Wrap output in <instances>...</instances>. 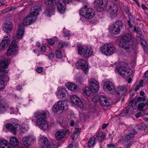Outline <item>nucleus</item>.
Masks as SVG:
<instances>
[{
    "instance_id": "f257e3e1",
    "label": "nucleus",
    "mask_w": 148,
    "mask_h": 148,
    "mask_svg": "<svg viewBox=\"0 0 148 148\" xmlns=\"http://www.w3.org/2000/svg\"><path fill=\"white\" fill-rule=\"evenodd\" d=\"M41 10V8L40 6H35L32 7L31 8L30 14L24 18L22 23L19 25L16 37L14 38L8 50L7 54L8 56H10L16 53L17 46L16 43L18 41V39L22 38L23 36L24 26L29 25L32 22H34L37 16L39 14V11Z\"/></svg>"
},
{
    "instance_id": "f03ea898",
    "label": "nucleus",
    "mask_w": 148,
    "mask_h": 148,
    "mask_svg": "<svg viewBox=\"0 0 148 148\" xmlns=\"http://www.w3.org/2000/svg\"><path fill=\"white\" fill-rule=\"evenodd\" d=\"M34 116L37 118V124L39 127L43 130H47L48 127V125L44 118L49 116L48 112L47 111H38L34 114Z\"/></svg>"
},
{
    "instance_id": "7ed1b4c3",
    "label": "nucleus",
    "mask_w": 148,
    "mask_h": 148,
    "mask_svg": "<svg viewBox=\"0 0 148 148\" xmlns=\"http://www.w3.org/2000/svg\"><path fill=\"white\" fill-rule=\"evenodd\" d=\"M132 37L130 35H125L120 39L119 46L128 52L130 51V45L132 42Z\"/></svg>"
},
{
    "instance_id": "20e7f679",
    "label": "nucleus",
    "mask_w": 148,
    "mask_h": 148,
    "mask_svg": "<svg viewBox=\"0 0 148 148\" xmlns=\"http://www.w3.org/2000/svg\"><path fill=\"white\" fill-rule=\"evenodd\" d=\"M95 11L90 8H88L87 6L85 5L79 11V14L84 16L85 18L91 19L95 15Z\"/></svg>"
},
{
    "instance_id": "39448f33",
    "label": "nucleus",
    "mask_w": 148,
    "mask_h": 148,
    "mask_svg": "<svg viewBox=\"0 0 148 148\" xmlns=\"http://www.w3.org/2000/svg\"><path fill=\"white\" fill-rule=\"evenodd\" d=\"M116 48L114 45L111 44L106 43L100 47V50L106 56L112 54L116 51Z\"/></svg>"
},
{
    "instance_id": "423d86ee",
    "label": "nucleus",
    "mask_w": 148,
    "mask_h": 148,
    "mask_svg": "<svg viewBox=\"0 0 148 148\" xmlns=\"http://www.w3.org/2000/svg\"><path fill=\"white\" fill-rule=\"evenodd\" d=\"M123 23L121 21H117L109 26V32L114 34H118L120 32V28L122 27Z\"/></svg>"
},
{
    "instance_id": "0eeeda50",
    "label": "nucleus",
    "mask_w": 148,
    "mask_h": 148,
    "mask_svg": "<svg viewBox=\"0 0 148 148\" xmlns=\"http://www.w3.org/2000/svg\"><path fill=\"white\" fill-rule=\"evenodd\" d=\"M115 70L116 72L123 77H129L132 73V71L130 69L127 67L119 66L116 67Z\"/></svg>"
},
{
    "instance_id": "6e6552de",
    "label": "nucleus",
    "mask_w": 148,
    "mask_h": 148,
    "mask_svg": "<svg viewBox=\"0 0 148 148\" xmlns=\"http://www.w3.org/2000/svg\"><path fill=\"white\" fill-rule=\"evenodd\" d=\"M8 73L7 70L3 69L0 70V76L2 79H0V90H2L4 89V82H8L9 80V77L6 75Z\"/></svg>"
},
{
    "instance_id": "1a4fd4ad",
    "label": "nucleus",
    "mask_w": 148,
    "mask_h": 148,
    "mask_svg": "<svg viewBox=\"0 0 148 148\" xmlns=\"http://www.w3.org/2000/svg\"><path fill=\"white\" fill-rule=\"evenodd\" d=\"M35 138L32 135H28L23 137L22 140L23 144L25 146L28 147L34 144Z\"/></svg>"
},
{
    "instance_id": "9d476101",
    "label": "nucleus",
    "mask_w": 148,
    "mask_h": 148,
    "mask_svg": "<svg viewBox=\"0 0 148 148\" xmlns=\"http://www.w3.org/2000/svg\"><path fill=\"white\" fill-rule=\"evenodd\" d=\"M103 89L104 90L113 94L115 92V89L113 84L109 81H106L104 83Z\"/></svg>"
},
{
    "instance_id": "9b49d317",
    "label": "nucleus",
    "mask_w": 148,
    "mask_h": 148,
    "mask_svg": "<svg viewBox=\"0 0 148 148\" xmlns=\"http://www.w3.org/2000/svg\"><path fill=\"white\" fill-rule=\"evenodd\" d=\"M76 65L78 68L82 69L85 74L88 72V64L84 60L82 59L79 60Z\"/></svg>"
},
{
    "instance_id": "f8f14e48",
    "label": "nucleus",
    "mask_w": 148,
    "mask_h": 148,
    "mask_svg": "<svg viewBox=\"0 0 148 148\" xmlns=\"http://www.w3.org/2000/svg\"><path fill=\"white\" fill-rule=\"evenodd\" d=\"M6 128L10 130L14 134L16 135L17 132H20L21 131L20 125L18 124H16L14 126L8 123L6 124Z\"/></svg>"
},
{
    "instance_id": "ddd939ff",
    "label": "nucleus",
    "mask_w": 148,
    "mask_h": 148,
    "mask_svg": "<svg viewBox=\"0 0 148 148\" xmlns=\"http://www.w3.org/2000/svg\"><path fill=\"white\" fill-rule=\"evenodd\" d=\"M89 83L93 92H96L98 91L99 88L98 82L95 79L92 78L89 81Z\"/></svg>"
},
{
    "instance_id": "4468645a",
    "label": "nucleus",
    "mask_w": 148,
    "mask_h": 148,
    "mask_svg": "<svg viewBox=\"0 0 148 148\" xmlns=\"http://www.w3.org/2000/svg\"><path fill=\"white\" fill-rule=\"evenodd\" d=\"M127 90L124 86L117 87L115 90V94L118 98H120L126 93Z\"/></svg>"
},
{
    "instance_id": "2eb2a0df",
    "label": "nucleus",
    "mask_w": 148,
    "mask_h": 148,
    "mask_svg": "<svg viewBox=\"0 0 148 148\" xmlns=\"http://www.w3.org/2000/svg\"><path fill=\"white\" fill-rule=\"evenodd\" d=\"M57 3V8L58 11L61 13L65 12L66 7L64 2L63 0H59Z\"/></svg>"
},
{
    "instance_id": "dca6fc26",
    "label": "nucleus",
    "mask_w": 148,
    "mask_h": 148,
    "mask_svg": "<svg viewBox=\"0 0 148 148\" xmlns=\"http://www.w3.org/2000/svg\"><path fill=\"white\" fill-rule=\"evenodd\" d=\"M136 129H133L130 133L127 134L125 137V140L126 142L133 143V139L134 138V135L137 134V132L136 131Z\"/></svg>"
},
{
    "instance_id": "f3484780",
    "label": "nucleus",
    "mask_w": 148,
    "mask_h": 148,
    "mask_svg": "<svg viewBox=\"0 0 148 148\" xmlns=\"http://www.w3.org/2000/svg\"><path fill=\"white\" fill-rule=\"evenodd\" d=\"M99 99L101 104L103 106H109L111 104L110 100L108 99L104 96H100Z\"/></svg>"
},
{
    "instance_id": "a211bd4d",
    "label": "nucleus",
    "mask_w": 148,
    "mask_h": 148,
    "mask_svg": "<svg viewBox=\"0 0 148 148\" xmlns=\"http://www.w3.org/2000/svg\"><path fill=\"white\" fill-rule=\"evenodd\" d=\"M95 3H97V6L101 9V10L104 9L107 4V0H96Z\"/></svg>"
},
{
    "instance_id": "6ab92c4d",
    "label": "nucleus",
    "mask_w": 148,
    "mask_h": 148,
    "mask_svg": "<svg viewBox=\"0 0 148 148\" xmlns=\"http://www.w3.org/2000/svg\"><path fill=\"white\" fill-rule=\"evenodd\" d=\"M71 100L73 103L78 106L82 107L83 105L80 99L77 96L73 95L71 97Z\"/></svg>"
},
{
    "instance_id": "aec40b11",
    "label": "nucleus",
    "mask_w": 148,
    "mask_h": 148,
    "mask_svg": "<svg viewBox=\"0 0 148 148\" xmlns=\"http://www.w3.org/2000/svg\"><path fill=\"white\" fill-rule=\"evenodd\" d=\"M67 92L66 90L63 87L58 89L56 94L58 98L61 99L65 96Z\"/></svg>"
},
{
    "instance_id": "412c9836",
    "label": "nucleus",
    "mask_w": 148,
    "mask_h": 148,
    "mask_svg": "<svg viewBox=\"0 0 148 148\" xmlns=\"http://www.w3.org/2000/svg\"><path fill=\"white\" fill-rule=\"evenodd\" d=\"M118 9L117 5L114 4L110 5L107 9V11L111 15L115 14L118 11Z\"/></svg>"
},
{
    "instance_id": "4be33fe9",
    "label": "nucleus",
    "mask_w": 148,
    "mask_h": 148,
    "mask_svg": "<svg viewBox=\"0 0 148 148\" xmlns=\"http://www.w3.org/2000/svg\"><path fill=\"white\" fill-rule=\"evenodd\" d=\"M43 145L41 148H50V143L48 139L44 136H42L40 139Z\"/></svg>"
},
{
    "instance_id": "5701e85b",
    "label": "nucleus",
    "mask_w": 148,
    "mask_h": 148,
    "mask_svg": "<svg viewBox=\"0 0 148 148\" xmlns=\"http://www.w3.org/2000/svg\"><path fill=\"white\" fill-rule=\"evenodd\" d=\"M59 108L61 112L63 110H66L68 109V106L67 102L65 101H59L58 102Z\"/></svg>"
},
{
    "instance_id": "b1692460",
    "label": "nucleus",
    "mask_w": 148,
    "mask_h": 148,
    "mask_svg": "<svg viewBox=\"0 0 148 148\" xmlns=\"http://www.w3.org/2000/svg\"><path fill=\"white\" fill-rule=\"evenodd\" d=\"M66 132L64 130H60L58 131L56 134V138L58 140L62 139L64 136Z\"/></svg>"
},
{
    "instance_id": "393cba45",
    "label": "nucleus",
    "mask_w": 148,
    "mask_h": 148,
    "mask_svg": "<svg viewBox=\"0 0 148 148\" xmlns=\"http://www.w3.org/2000/svg\"><path fill=\"white\" fill-rule=\"evenodd\" d=\"M13 27V25L10 22H8L4 23L2 27L4 31H11Z\"/></svg>"
},
{
    "instance_id": "a878e982",
    "label": "nucleus",
    "mask_w": 148,
    "mask_h": 148,
    "mask_svg": "<svg viewBox=\"0 0 148 148\" xmlns=\"http://www.w3.org/2000/svg\"><path fill=\"white\" fill-rule=\"evenodd\" d=\"M10 63V61L7 59H4L2 60L1 62L0 70L1 69L5 70V69L7 68Z\"/></svg>"
},
{
    "instance_id": "bb28decb",
    "label": "nucleus",
    "mask_w": 148,
    "mask_h": 148,
    "mask_svg": "<svg viewBox=\"0 0 148 148\" xmlns=\"http://www.w3.org/2000/svg\"><path fill=\"white\" fill-rule=\"evenodd\" d=\"M92 49L91 47H87L85 51L84 55L86 58H88L92 55Z\"/></svg>"
},
{
    "instance_id": "cd10ccee",
    "label": "nucleus",
    "mask_w": 148,
    "mask_h": 148,
    "mask_svg": "<svg viewBox=\"0 0 148 148\" xmlns=\"http://www.w3.org/2000/svg\"><path fill=\"white\" fill-rule=\"evenodd\" d=\"M65 85L68 89L72 91L76 92L77 90V87L72 83L68 82L66 83Z\"/></svg>"
},
{
    "instance_id": "c85d7f7f",
    "label": "nucleus",
    "mask_w": 148,
    "mask_h": 148,
    "mask_svg": "<svg viewBox=\"0 0 148 148\" xmlns=\"http://www.w3.org/2000/svg\"><path fill=\"white\" fill-rule=\"evenodd\" d=\"M1 148H11V146L6 140H2L0 143Z\"/></svg>"
},
{
    "instance_id": "c756f323",
    "label": "nucleus",
    "mask_w": 148,
    "mask_h": 148,
    "mask_svg": "<svg viewBox=\"0 0 148 148\" xmlns=\"http://www.w3.org/2000/svg\"><path fill=\"white\" fill-rule=\"evenodd\" d=\"M58 1V0H45V3L46 5L52 7L55 5Z\"/></svg>"
},
{
    "instance_id": "7c9ffc66",
    "label": "nucleus",
    "mask_w": 148,
    "mask_h": 148,
    "mask_svg": "<svg viewBox=\"0 0 148 148\" xmlns=\"http://www.w3.org/2000/svg\"><path fill=\"white\" fill-rule=\"evenodd\" d=\"M10 143L14 147H16L19 144V142L18 140L14 137H13L10 138Z\"/></svg>"
},
{
    "instance_id": "2f4dec72",
    "label": "nucleus",
    "mask_w": 148,
    "mask_h": 148,
    "mask_svg": "<svg viewBox=\"0 0 148 148\" xmlns=\"http://www.w3.org/2000/svg\"><path fill=\"white\" fill-rule=\"evenodd\" d=\"M95 137H92L89 139L88 144L89 147H93L95 145Z\"/></svg>"
},
{
    "instance_id": "473e14b6",
    "label": "nucleus",
    "mask_w": 148,
    "mask_h": 148,
    "mask_svg": "<svg viewBox=\"0 0 148 148\" xmlns=\"http://www.w3.org/2000/svg\"><path fill=\"white\" fill-rule=\"evenodd\" d=\"M80 131V129L76 128H75L74 132V134L73 136V137L72 138V139L73 140H74L75 139H76L78 138Z\"/></svg>"
},
{
    "instance_id": "72a5a7b5",
    "label": "nucleus",
    "mask_w": 148,
    "mask_h": 148,
    "mask_svg": "<svg viewBox=\"0 0 148 148\" xmlns=\"http://www.w3.org/2000/svg\"><path fill=\"white\" fill-rule=\"evenodd\" d=\"M7 106L3 103H0V113H3L6 110Z\"/></svg>"
},
{
    "instance_id": "f704fd0d",
    "label": "nucleus",
    "mask_w": 148,
    "mask_h": 148,
    "mask_svg": "<svg viewBox=\"0 0 148 148\" xmlns=\"http://www.w3.org/2000/svg\"><path fill=\"white\" fill-rule=\"evenodd\" d=\"M84 92L87 96H90L92 92H93L92 91V89L88 87H86L84 90Z\"/></svg>"
},
{
    "instance_id": "c9c22d12",
    "label": "nucleus",
    "mask_w": 148,
    "mask_h": 148,
    "mask_svg": "<svg viewBox=\"0 0 148 148\" xmlns=\"http://www.w3.org/2000/svg\"><path fill=\"white\" fill-rule=\"evenodd\" d=\"M134 100H132L130 103V104L131 105L130 107L129 111L133 110H135L137 107L136 103V102H134Z\"/></svg>"
},
{
    "instance_id": "e433bc0d",
    "label": "nucleus",
    "mask_w": 148,
    "mask_h": 148,
    "mask_svg": "<svg viewBox=\"0 0 148 148\" xmlns=\"http://www.w3.org/2000/svg\"><path fill=\"white\" fill-rule=\"evenodd\" d=\"M78 53L79 55H82L84 53L85 50L83 47L81 45H78Z\"/></svg>"
},
{
    "instance_id": "4c0bfd02",
    "label": "nucleus",
    "mask_w": 148,
    "mask_h": 148,
    "mask_svg": "<svg viewBox=\"0 0 148 148\" xmlns=\"http://www.w3.org/2000/svg\"><path fill=\"white\" fill-rule=\"evenodd\" d=\"M10 36L9 34H7L4 37L3 39L2 40V42L6 43L8 44L10 43Z\"/></svg>"
},
{
    "instance_id": "58836bf2",
    "label": "nucleus",
    "mask_w": 148,
    "mask_h": 148,
    "mask_svg": "<svg viewBox=\"0 0 148 148\" xmlns=\"http://www.w3.org/2000/svg\"><path fill=\"white\" fill-rule=\"evenodd\" d=\"M8 44L1 42L0 44V50H4L8 47Z\"/></svg>"
},
{
    "instance_id": "ea45409f",
    "label": "nucleus",
    "mask_w": 148,
    "mask_h": 148,
    "mask_svg": "<svg viewBox=\"0 0 148 148\" xmlns=\"http://www.w3.org/2000/svg\"><path fill=\"white\" fill-rule=\"evenodd\" d=\"M8 44L1 42L0 44V50H4L8 47Z\"/></svg>"
},
{
    "instance_id": "a19ab883",
    "label": "nucleus",
    "mask_w": 148,
    "mask_h": 148,
    "mask_svg": "<svg viewBox=\"0 0 148 148\" xmlns=\"http://www.w3.org/2000/svg\"><path fill=\"white\" fill-rule=\"evenodd\" d=\"M8 44L1 42L0 44V50H4L8 47Z\"/></svg>"
},
{
    "instance_id": "79ce46f5",
    "label": "nucleus",
    "mask_w": 148,
    "mask_h": 148,
    "mask_svg": "<svg viewBox=\"0 0 148 148\" xmlns=\"http://www.w3.org/2000/svg\"><path fill=\"white\" fill-rule=\"evenodd\" d=\"M8 44L1 42L0 44V50H4L8 47Z\"/></svg>"
},
{
    "instance_id": "37998d69",
    "label": "nucleus",
    "mask_w": 148,
    "mask_h": 148,
    "mask_svg": "<svg viewBox=\"0 0 148 148\" xmlns=\"http://www.w3.org/2000/svg\"><path fill=\"white\" fill-rule=\"evenodd\" d=\"M53 111L54 112L57 113L60 112L61 113V112L60 109L59 108V106L58 104L57 105H54L53 107Z\"/></svg>"
},
{
    "instance_id": "c03bdc74",
    "label": "nucleus",
    "mask_w": 148,
    "mask_h": 148,
    "mask_svg": "<svg viewBox=\"0 0 148 148\" xmlns=\"http://www.w3.org/2000/svg\"><path fill=\"white\" fill-rule=\"evenodd\" d=\"M55 55L57 58L60 59L62 58V53L60 50H57L56 51Z\"/></svg>"
},
{
    "instance_id": "a18cd8bd",
    "label": "nucleus",
    "mask_w": 148,
    "mask_h": 148,
    "mask_svg": "<svg viewBox=\"0 0 148 148\" xmlns=\"http://www.w3.org/2000/svg\"><path fill=\"white\" fill-rule=\"evenodd\" d=\"M145 106V104L143 102L140 103L138 106V109L140 111H142L144 107Z\"/></svg>"
},
{
    "instance_id": "49530a36",
    "label": "nucleus",
    "mask_w": 148,
    "mask_h": 148,
    "mask_svg": "<svg viewBox=\"0 0 148 148\" xmlns=\"http://www.w3.org/2000/svg\"><path fill=\"white\" fill-rule=\"evenodd\" d=\"M130 112V111H129V109L128 110H123L120 114V115L121 116L124 117L126 116Z\"/></svg>"
},
{
    "instance_id": "de8ad7c7",
    "label": "nucleus",
    "mask_w": 148,
    "mask_h": 148,
    "mask_svg": "<svg viewBox=\"0 0 148 148\" xmlns=\"http://www.w3.org/2000/svg\"><path fill=\"white\" fill-rule=\"evenodd\" d=\"M96 138L99 141L102 140L104 138V137L103 136V133L99 134L97 136Z\"/></svg>"
},
{
    "instance_id": "09e8293b",
    "label": "nucleus",
    "mask_w": 148,
    "mask_h": 148,
    "mask_svg": "<svg viewBox=\"0 0 148 148\" xmlns=\"http://www.w3.org/2000/svg\"><path fill=\"white\" fill-rule=\"evenodd\" d=\"M140 42L143 48L147 46V42L144 40L141 39L140 40Z\"/></svg>"
},
{
    "instance_id": "8fccbe9b",
    "label": "nucleus",
    "mask_w": 148,
    "mask_h": 148,
    "mask_svg": "<svg viewBox=\"0 0 148 148\" xmlns=\"http://www.w3.org/2000/svg\"><path fill=\"white\" fill-rule=\"evenodd\" d=\"M133 143L126 142H125L124 148H130Z\"/></svg>"
},
{
    "instance_id": "3c124183",
    "label": "nucleus",
    "mask_w": 148,
    "mask_h": 148,
    "mask_svg": "<svg viewBox=\"0 0 148 148\" xmlns=\"http://www.w3.org/2000/svg\"><path fill=\"white\" fill-rule=\"evenodd\" d=\"M11 10V8L10 7H8L7 8L2 10H1V12L3 13H6Z\"/></svg>"
},
{
    "instance_id": "603ef678",
    "label": "nucleus",
    "mask_w": 148,
    "mask_h": 148,
    "mask_svg": "<svg viewBox=\"0 0 148 148\" xmlns=\"http://www.w3.org/2000/svg\"><path fill=\"white\" fill-rule=\"evenodd\" d=\"M125 12L126 14L128 15V16H129V19H130L131 18H132V16L131 15V13H130L129 11L128 10V8H127V9H126Z\"/></svg>"
},
{
    "instance_id": "864d4df0",
    "label": "nucleus",
    "mask_w": 148,
    "mask_h": 148,
    "mask_svg": "<svg viewBox=\"0 0 148 148\" xmlns=\"http://www.w3.org/2000/svg\"><path fill=\"white\" fill-rule=\"evenodd\" d=\"M48 43L51 45H53L55 43V41L52 39H49L48 40Z\"/></svg>"
},
{
    "instance_id": "5fc2aeb1",
    "label": "nucleus",
    "mask_w": 148,
    "mask_h": 148,
    "mask_svg": "<svg viewBox=\"0 0 148 148\" xmlns=\"http://www.w3.org/2000/svg\"><path fill=\"white\" fill-rule=\"evenodd\" d=\"M63 45H64L62 43L58 42L57 43V47L58 48L61 49L63 46Z\"/></svg>"
},
{
    "instance_id": "6e6d98bb",
    "label": "nucleus",
    "mask_w": 148,
    "mask_h": 148,
    "mask_svg": "<svg viewBox=\"0 0 148 148\" xmlns=\"http://www.w3.org/2000/svg\"><path fill=\"white\" fill-rule=\"evenodd\" d=\"M43 71V69L42 67H38L37 69H36V71H37L39 73H42V72Z\"/></svg>"
},
{
    "instance_id": "4d7b16f0",
    "label": "nucleus",
    "mask_w": 148,
    "mask_h": 148,
    "mask_svg": "<svg viewBox=\"0 0 148 148\" xmlns=\"http://www.w3.org/2000/svg\"><path fill=\"white\" fill-rule=\"evenodd\" d=\"M107 147L108 148H114L115 147V145L113 144H108L107 145Z\"/></svg>"
},
{
    "instance_id": "13d9d810",
    "label": "nucleus",
    "mask_w": 148,
    "mask_h": 148,
    "mask_svg": "<svg viewBox=\"0 0 148 148\" xmlns=\"http://www.w3.org/2000/svg\"><path fill=\"white\" fill-rule=\"evenodd\" d=\"M6 1L5 0H2L0 1V6L3 5L5 4Z\"/></svg>"
},
{
    "instance_id": "bf43d9fd",
    "label": "nucleus",
    "mask_w": 148,
    "mask_h": 148,
    "mask_svg": "<svg viewBox=\"0 0 148 148\" xmlns=\"http://www.w3.org/2000/svg\"><path fill=\"white\" fill-rule=\"evenodd\" d=\"M142 114V112H139L136 114L135 116L136 118H138L141 116Z\"/></svg>"
},
{
    "instance_id": "052dcab7",
    "label": "nucleus",
    "mask_w": 148,
    "mask_h": 148,
    "mask_svg": "<svg viewBox=\"0 0 148 148\" xmlns=\"http://www.w3.org/2000/svg\"><path fill=\"white\" fill-rule=\"evenodd\" d=\"M143 48L144 49V51L145 53L147 54H148V46L144 47H143Z\"/></svg>"
},
{
    "instance_id": "680f3d73",
    "label": "nucleus",
    "mask_w": 148,
    "mask_h": 148,
    "mask_svg": "<svg viewBox=\"0 0 148 148\" xmlns=\"http://www.w3.org/2000/svg\"><path fill=\"white\" fill-rule=\"evenodd\" d=\"M146 99V98L144 97H140L138 99L139 101L142 100L143 101H145Z\"/></svg>"
},
{
    "instance_id": "e2e57ef3",
    "label": "nucleus",
    "mask_w": 148,
    "mask_h": 148,
    "mask_svg": "<svg viewBox=\"0 0 148 148\" xmlns=\"http://www.w3.org/2000/svg\"><path fill=\"white\" fill-rule=\"evenodd\" d=\"M54 57V55L53 53H51L49 54L48 57L49 59H52Z\"/></svg>"
},
{
    "instance_id": "0e129e2a",
    "label": "nucleus",
    "mask_w": 148,
    "mask_h": 148,
    "mask_svg": "<svg viewBox=\"0 0 148 148\" xmlns=\"http://www.w3.org/2000/svg\"><path fill=\"white\" fill-rule=\"evenodd\" d=\"M46 49V47L45 46H42L41 47V50L42 52H45Z\"/></svg>"
},
{
    "instance_id": "69168bd1",
    "label": "nucleus",
    "mask_w": 148,
    "mask_h": 148,
    "mask_svg": "<svg viewBox=\"0 0 148 148\" xmlns=\"http://www.w3.org/2000/svg\"><path fill=\"white\" fill-rule=\"evenodd\" d=\"M109 124L108 123L107 124H106L105 123H103L102 126V129H105L106 127L107 126H108V125Z\"/></svg>"
},
{
    "instance_id": "338daca9",
    "label": "nucleus",
    "mask_w": 148,
    "mask_h": 148,
    "mask_svg": "<svg viewBox=\"0 0 148 148\" xmlns=\"http://www.w3.org/2000/svg\"><path fill=\"white\" fill-rule=\"evenodd\" d=\"M64 37H69L70 36V34L68 32H65L64 33Z\"/></svg>"
},
{
    "instance_id": "774afa93",
    "label": "nucleus",
    "mask_w": 148,
    "mask_h": 148,
    "mask_svg": "<svg viewBox=\"0 0 148 148\" xmlns=\"http://www.w3.org/2000/svg\"><path fill=\"white\" fill-rule=\"evenodd\" d=\"M141 7L143 9V10H146L147 9V7L143 4H141Z\"/></svg>"
}]
</instances>
